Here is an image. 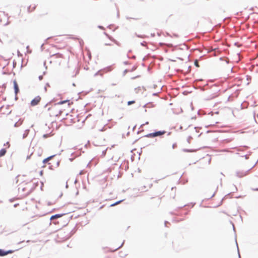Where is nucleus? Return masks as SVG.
<instances>
[{
  "mask_svg": "<svg viewBox=\"0 0 258 258\" xmlns=\"http://www.w3.org/2000/svg\"><path fill=\"white\" fill-rule=\"evenodd\" d=\"M12 252H13V251L11 250L5 251L3 249H0V256H5V255H7L9 253H11Z\"/></svg>",
  "mask_w": 258,
  "mask_h": 258,
  "instance_id": "0eeeda50",
  "label": "nucleus"
},
{
  "mask_svg": "<svg viewBox=\"0 0 258 258\" xmlns=\"http://www.w3.org/2000/svg\"><path fill=\"white\" fill-rule=\"evenodd\" d=\"M7 152L6 149H2L0 150V157L4 156Z\"/></svg>",
  "mask_w": 258,
  "mask_h": 258,
  "instance_id": "9d476101",
  "label": "nucleus"
},
{
  "mask_svg": "<svg viewBox=\"0 0 258 258\" xmlns=\"http://www.w3.org/2000/svg\"><path fill=\"white\" fill-rule=\"evenodd\" d=\"M7 145H8V147H10V144H9V142H7Z\"/></svg>",
  "mask_w": 258,
  "mask_h": 258,
  "instance_id": "412c9836",
  "label": "nucleus"
},
{
  "mask_svg": "<svg viewBox=\"0 0 258 258\" xmlns=\"http://www.w3.org/2000/svg\"><path fill=\"white\" fill-rule=\"evenodd\" d=\"M42 79H43V75H41V76H39V79L40 80H42Z\"/></svg>",
  "mask_w": 258,
  "mask_h": 258,
  "instance_id": "a211bd4d",
  "label": "nucleus"
},
{
  "mask_svg": "<svg viewBox=\"0 0 258 258\" xmlns=\"http://www.w3.org/2000/svg\"><path fill=\"white\" fill-rule=\"evenodd\" d=\"M53 156H50L49 157H48V158L44 159L43 161V163L45 164V163L48 162L53 158Z\"/></svg>",
  "mask_w": 258,
  "mask_h": 258,
  "instance_id": "9b49d317",
  "label": "nucleus"
},
{
  "mask_svg": "<svg viewBox=\"0 0 258 258\" xmlns=\"http://www.w3.org/2000/svg\"><path fill=\"white\" fill-rule=\"evenodd\" d=\"M110 41L111 42L110 43L108 40L104 39V45L105 46L104 49L109 52H113L115 50V47L114 46L113 43L116 44L117 45H119L118 43L116 42L114 39H110Z\"/></svg>",
  "mask_w": 258,
  "mask_h": 258,
  "instance_id": "7ed1b4c3",
  "label": "nucleus"
},
{
  "mask_svg": "<svg viewBox=\"0 0 258 258\" xmlns=\"http://www.w3.org/2000/svg\"><path fill=\"white\" fill-rule=\"evenodd\" d=\"M68 101H69L68 100L63 101H61V102H59L58 104H62L67 102H68Z\"/></svg>",
  "mask_w": 258,
  "mask_h": 258,
  "instance_id": "f3484780",
  "label": "nucleus"
},
{
  "mask_svg": "<svg viewBox=\"0 0 258 258\" xmlns=\"http://www.w3.org/2000/svg\"><path fill=\"white\" fill-rule=\"evenodd\" d=\"M135 103V101H128L127 105H130L133 104H134Z\"/></svg>",
  "mask_w": 258,
  "mask_h": 258,
  "instance_id": "4468645a",
  "label": "nucleus"
},
{
  "mask_svg": "<svg viewBox=\"0 0 258 258\" xmlns=\"http://www.w3.org/2000/svg\"><path fill=\"white\" fill-rule=\"evenodd\" d=\"M121 201H118V202H116L115 203L112 204V205H111V206H115V205H117V204H118L120 203L121 202Z\"/></svg>",
  "mask_w": 258,
  "mask_h": 258,
  "instance_id": "2eb2a0df",
  "label": "nucleus"
},
{
  "mask_svg": "<svg viewBox=\"0 0 258 258\" xmlns=\"http://www.w3.org/2000/svg\"><path fill=\"white\" fill-rule=\"evenodd\" d=\"M48 164H49V165H50V168H51V169H52V168L51 167V166H52V165H51V164H52V163H51V162H49V163H48Z\"/></svg>",
  "mask_w": 258,
  "mask_h": 258,
  "instance_id": "6ab92c4d",
  "label": "nucleus"
},
{
  "mask_svg": "<svg viewBox=\"0 0 258 258\" xmlns=\"http://www.w3.org/2000/svg\"><path fill=\"white\" fill-rule=\"evenodd\" d=\"M194 64L197 67H199L200 66H199V62L198 61V60H196L194 62Z\"/></svg>",
  "mask_w": 258,
  "mask_h": 258,
  "instance_id": "ddd939ff",
  "label": "nucleus"
},
{
  "mask_svg": "<svg viewBox=\"0 0 258 258\" xmlns=\"http://www.w3.org/2000/svg\"><path fill=\"white\" fill-rule=\"evenodd\" d=\"M55 163H56V166H58V165L59 163H58V161H55Z\"/></svg>",
  "mask_w": 258,
  "mask_h": 258,
  "instance_id": "aec40b11",
  "label": "nucleus"
},
{
  "mask_svg": "<svg viewBox=\"0 0 258 258\" xmlns=\"http://www.w3.org/2000/svg\"><path fill=\"white\" fill-rule=\"evenodd\" d=\"M40 100L41 97L40 96H36L31 101V105L32 106H35L40 102Z\"/></svg>",
  "mask_w": 258,
  "mask_h": 258,
  "instance_id": "423d86ee",
  "label": "nucleus"
},
{
  "mask_svg": "<svg viewBox=\"0 0 258 258\" xmlns=\"http://www.w3.org/2000/svg\"><path fill=\"white\" fill-rule=\"evenodd\" d=\"M55 55L57 57H63V56L61 54H59V53H57V54H56Z\"/></svg>",
  "mask_w": 258,
  "mask_h": 258,
  "instance_id": "dca6fc26",
  "label": "nucleus"
},
{
  "mask_svg": "<svg viewBox=\"0 0 258 258\" xmlns=\"http://www.w3.org/2000/svg\"><path fill=\"white\" fill-rule=\"evenodd\" d=\"M23 178L24 176H18L17 182H20L18 184V191L26 196L32 191V183L23 180Z\"/></svg>",
  "mask_w": 258,
  "mask_h": 258,
  "instance_id": "f257e3e1",
  "label": "nucleus"
},
{
  "mask_svg": "<svg viewBox=\"0 0 258 258\" xmlns=\"http://www.w3.org/2000/svg\"><path fill=\"white\" fill-rule=\"evenodd\" d=\"M48 40H53L56 43V46L58 48L61 49L64 48L66 46V42H64L63 40L60 37H55V38H48Z\"/></svg>",
  "mask_w": 258,
  "mask_h": 258,
  "instance_id": "20e7f679",
  "label": "nucleus"
},
{
  "mask_svg": "<svg viewBox=\"0 0 258 258\" xmlns=\"http://www.w3.org/2000/svg\"><path fill=\"white\" fill-rule=\"evenodd\" d=\"M165 133H166L165 131H158V132H156L154 133L150 134L148 135L147 136L148 137H155L163 135L165 134Z\"/></svg>",
  "mask_w": 258,
  "mask_h": 258,
  "instance_id": "39448f33",
  "label": "nucleus"
},
{
  "mask_svg": "<svg viewBox=\"0 0 258 258\" xmlns=\"http://www.w3.org/2000/svg\"><path fill=\"white\" fill-rule=\"evenodd\" d=\"M143 88H141L140 87H139L138 88H136L135 89V91H136V93H139L140 92H143Z\"/></svg>",
  "mask_w": 258,
  "mask_h": 258,
  "instance_id": "f8f14e48",
  "label": "nucleus"
},
{
  "mask_svg": "<svg viewBox=\"0 0 258 258\" xmlns=\"http://www.w3.org/2000/svg\"><path fill=\"white\" fill-rule=\"evenodd\" d=\"M63 215L62 214H56L55 215L52 216L50 218V220H52L53 219L58 218L61 217Z\"/></svg>",
  "mask_w": 258,
  "mask_h": 258,
  "instance_id": "1a4fd4ad",
  "label": "nucleus"
},
{
  "mask_svg": "<svg viewBox=\"0 0 258 258\" xmlns=\"http://www.w3.org/2000/svg\"><path fill=\"white\" fill-rule=\"evenodd\" d=\"M14 85L15 92L16 94H17L18 92H19V90L18 85L16 81H15L14 82Z\"/></svg>",
  "mask_w": 258,
  "mask_h": 258,
  "instance_id": "6e6552de",
  "label": "nucleus"
},
{
  "mask_svg": "<svg viewBox=\"0 0 258 258\" xmlns=\"http://www.w3.org/2000/svg\"><path fill=\"white\" fill-rule=\"evenodd\" d=\"M43 174V171H40V175H42Z\"/></svg>",
  "mask_w": 258,
  "mask_h": 258,
  "instance_id": "4be33fe9",
  "label": "nucleus"
},
{
  "mask_svg": "<svg viewBox=\"0 0 258 258\" xmlns=\"http://www.w3.org/2000/svg\"><path fill=\"white\" fill-rule=\"evenodd\" d=\"M46 109L45 113L50 116H57L61 114V111L59 106L56 105H46L45 107Z\"/></svg>",
  "mask_w": 258,
  "mask_h": 258,
  "instance_id": "f03ea898",
  "label": "nucleus"
}]
</instances>
